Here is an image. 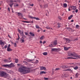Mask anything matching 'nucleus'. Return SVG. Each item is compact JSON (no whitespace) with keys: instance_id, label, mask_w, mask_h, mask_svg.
<instances>
[{"instance_id":"f257e3e1","label":"nucleus","mask_w":80,"mask_h":80,"mask_svg":"<svg viewBox=\"0 0 80 80\" xmlns=\"http://www.w3.org/2000/svg\"><path fill=\"white\" fill-rule=\"evenodd\" d=\"M18 71L22 74H27V73H28L30 72V71L29 70V68L25 66L20 67L18 69Z\"/></svg>"},{"instance_id":"f03ea898","label":"nucleus","mask_w":80,"mask_h":80,"mask_svg":"<svg viewBox=\"0 0 80 80\" xmlns=\"http://www.w3.org/2000/svg\"><path fill=\"white\" fill-rule=\"evenodd\" d=\"M15 65L13 64V63H11L10 64H4L3 66L4 67H9V68H12V67H14Z\"/></svg>"},{"instance_id":"7ed1b4c3","label":"nucleus","mask_w":80,"mask_h":80,"mask_svg":"<svg viewBox=\"0 0 80 80\" xmlns=\"http://www.w3.org/2000/svg\"><path fill=\"white\" fill-rule=\"evenodd\" d=\"M9 2H10L9 5L10 6V7L12 8L13 5V2H16V1H14L13 0H9Z\"/></svg>"},{"instance_id":"20e7f679","label":"nucleus","mask_w":80,"mask_h":80,"mask_svg":"<svg viewBox=\"0 0 80 80\" xmlns=\"http://www.w3.org/2000/svg\"><path fill=\"white\" fill-rule=\"evenodd\" d=\"M5 75H6V72L2 71H0V77H3Z\"/></svg>"},{"instance_id":"39448f33","label":"nucleus","mask_w":80,"mask_h":80,"mask_svg":"<svg viewBox=\"0 0 80 80\" xmlns=\"http://www.w3.org/2000/svg\"><path fill=\"white\" fill-rule=\"evenodd\" d=\"M27 38L26 36L25 35H23L21 38V41H22L21 43H24L25 42V38Z\"/></svg>"},{"instance_id":"423d86ee","label":"nucleus","mask_w":80,"mask_h":80,"mask_svg":"<svg viewBox=\"0 0 80 80\" xmlns=\"http://www.w3.org/2000/svg\"><path fill=\"white\" fill-rule=\"evenodd\" d=\"M68 55V56H69V57H75V58L76 54H74L73 53H69Z\"/></svg>"},{"instance_id":"0eeeda50","label":"nucleus","mask_w":80,"mask_h":80,"mask_svg":"<svg viewBox=\"0 0 80 80\" xmlns=\"http://www.w3.org/2000/svg\"><path fill=\"white\" fill-rule=\"evenodd\" d=\"M78 58H80V56H78V55L76 54L75 59H78Z\"/></svg>"},{"instance_id":"6e6552de","label":"nucleus","mask_w":80,"mask_h":80,"mask_svg":"<svg viewBox=\"0 0 80 80\" xmlns=\"http://www.w3.org/2000/svg\"><path fill=\"white\" fill-rule=\"evenodd\" d=\"M46 70V68L44 67H42L40 68V70Z\"/></svg>"},{"instance_id":"1a4fd4ad","label":"nucleus","mask_w":80,"mask_h":80,"mask_svg":"<svg viewBox=\"0 0 80 80\" xmlns=\"http://www.w3.org/2000/svg\"><path fill=\"white\" fill-rule=\"evenodd\" d=\"M18 16L19 17H23V16L22 15V14L18 12Z\"/></svg>"},{"instance_id":"9d476101","label":"nucleus","mask_w":80,"mask_h":80,"mask_svg":"<svg viewBox=\"0 0 80 80\" xmlns=\"http://www.w3.org/2000/svg\"><path fill=\"white\" fill-rule=\"evenodd\" d=\"M7 51L8 52H11V51H12V49L8 47Z\"/></svg>"},{"instance_id":"9b49d317","label":"nucleus","mask_w":80,"mask_h":80,"mask_svg":"<svg viewBox=\"0 0 80 80\" xmlns=\"http://www.w3.org/2000/svg\"><path fill=\"white\" fill-rule=\"evenodd\" d=\"M65 40L66 41V43H69L70 41H71V40L70 39H69L68 38H65Z\"/></svg>"},{"instance_id":"f8f14e48","label":"nucleus","mask_w":80,"mask_h":80,"mask_svg":"<svg viewBox=\"0 0 80 80\" xmlns=\"http://www.w3.org/2000/svg\"><path fill=\"white\" fill-rule=\"evenodd\" d=\"M57 50H58V49L57 48H52L51 50L52 52H56Z\"/></svg>"},{"instance_id":"ddd939ff","label":"nucleus","mask_w":80,"mask_h":80,"mask_svg":"<svg viewBox=\"0 0 80 80\" xmlns=\"http://www.w3.org/2000/svg\"><path fill=\"white\" fill-rule=\"evenodd\" d=\"M70 48V47H69L68 48L66 47H64V49L65 50H68V49Z\"/></svg>"},{"instance_id":"4468645a","label":"nucleus","mask_w":80,"mask_h":80,"mask_svg":"<svg viewBox=\"0 0 80 80\" xmlns=\"http://www.w3.org/2000/svg\"><path fill=\"white\" fill-rule=\"evenodd\" d=\"M29 33L30 35L32 37H34V36H35V34L31 32H30Z\"/></svg>"},{"instance_id":"2eb2a0df","label":"nucleus","mask_w":80,"mask_h":80,"mask_svg":"<svg viewBox=\"0 0 80 80\" xmlns=\"http://www.w3.org/2000/svg\"><path fill=\"white\" fill-rule=\"evenodd\" d=\"M53 43H54V45H57V41L56 40L54 41Z\"/></svg>"},{"instance_id":"dca6fc26","label":"nucleus","mask_w":80,"mask_h":80,"mask_svg":"<svg viewBox=\"0 0 80 80\" xmlns=\"http://www.w3.org/2000/svg\"><path fill=\"white\" fill-rule=\"evenodd\" d=\"M45 73H47V72L44 71H41L40 72V74H45Z\"/></svg>"},{"instance_id":"f3484780","label":"nucleus","mask_w":80,"mask_h":80,"mask_svg":"<svg viewBox=\"0 0 80 80\" xmlns=\"http://www.w3.org/2000/svg\"><path fill=\"white\" fill-rule=\"evenodd\" d=\"M57 25H58V28H60V25H61V23H58Z\"/></svg>"},{"instance_id":"a211bd4d","label":"nucleus","mask_w":80,"mask_h":80,"mask_svg":"<svg viewBox=\"0 0 80 80\" xmlns=\"http://www.w3.org/2000/svg\"><path fill=\"white\" fill-rule=\"evenodd\" d=\"M71 8L73 9V10H76V8L75 6H72V7H71Z\"/></svg>"},{"instance_id":"6ab92c4d","label":"nucleus","mask_w":80,"mask_h":80,"mask_svg":"<svg viewBox=\"0 0 80 80\" xmlns=\"http://www.w3.org/2000/svg\"><path fill=\"white\" fill-rule=\"evenodd\" d=\"M73 66H65V68H70V67H73Z\"/></svg>"},{"instance_id":"aec40b11","label":"nucleus","mask_w":80,"mask_h":80,"mask_svg":"<svg viewBox=\"0 0 80 80\" xmlns=\"http://www.w3.org/2000/svg\"><path fill=\"white\" fill-rule=\"evenodd\" d=\"M73 17V15H71L68 18V19L69 20H70Z\"/></svg>"},{"instance_id":"412c9836","label":"nucleus","mask_w":80,"mask_h":80,"mask_svg":"<svg viewBox=\"0 0 80 80\" xmlns=\"http://www.w3.org/2000/svg\"><path fill=\"white\" fill-rule=\"evenodd\" d=\"M67 58L68 59H75V58L69 57L68 58Z\"/></svg>"},{"instance_id":"4be33fe9","label":"nucleus","mask_w":80,"mask_h":80,"mask_svg":"<svg viewBox=\"0 0 80 80\" xmlns=\"http://www.w3.org/2000/svg\"><path fill=\"white\" fill-rule=\"evenodd\" d=\"M44 8H47L48 7V5L47 4H44Z\"/></svg>"},{"instance_id":"5701e85b","label":"nucleus","mask_w":80,"mask_h":80,"mask_svg":"<svg viewBox=\"0 0 80 80\" xmlns=\"http://www.w3.org/2000/svg\"><path fill=\"white\" fill-rule=\"evenodd\" d=\"M74 70H77L78 68V66H76L73 68Z\"/></svg>"},{"instance_id":"b1692460","label":"nucleus","mask_w":80,"mask_h":80,"mask_svg":"<svg viewBox=\"0 0 80 80\" xmlns=\"http://www.w3.org/2000/svg\"><path fill=\"white\" fill-rule=\"evenodd\" d=\"M44 38V36H42L41 38H40V40H43Z\"/></svg>"},{"instance_id":"393cba45","label":"nucleus","mask_w":80,"mask_h":80,"mask_svg":"<svg viewBox=\"0 0 80 80\" xmlns=\"http://www.w3.org/2000/svg\"><path fill=\"white\" fill-rule=\"evenodd\" d=\"M79 75V74L78 72H77L76 74H75V77L76 78H78V76Z\"/></svg>"},{"instance_id":"a878e982","label":"nucleus","mask_w":80,"mask_h":80,"mask_svg":"<svg viewBox=\"0 0 80 80\" xmlns=\"http://www.w3.org/2000/svg\"><path fill=\"white\" fill-rule=\"evenodd\" d=\"M43 54L44 55H45V56L47 55V52H43Z\"/></svg>"},{"instance_id":"bb28decb","label":"nucleus","mask_w":80,"mask_h":80,"mask_svg":"<svg viewBox=\"0 0 80 80\" xmlns=\"http://www.w3.org/2000/svg\"><path fill=\"white\" fill-rule=\"evenodd\" d=\"M34 19H36V20H40V19L38 18L34 17Z\"/></svg>"},{"instance_id":"cd10ccee","label":"nucleus","mask_w":80,"mask_h":80,"mask_svg":"<svg viewBox=\"0 0 80 80\" xmlns=\"http://www.w3.org/2000/svg\"><path fill=\"white\" fill-rule=\"evenodd\" d=\"M63 6L64 7L66 8L67 7V4L66 3H64L63 4Z\"/></svg>"},{"instance_id":"c85d7f7f","label":"nucleus","mask_w":80,"mask_h":80,"mask_svg":"<svg viewBox=\"0 0 80 80\" xmlns=\"http://www.w3.org/2000/svg\"><path fill=\"white\" fill-rule=\"evenodd\" d=\"M36 28H38V29H39V28H40L39 26L37 25H36Z\"/></svg>"},{"instance_id":"c756f323","label":"nucleus","mask_w":80,"mask_h":80,"mask_svg":"<svg viewBox=\"0 0 80 80\" xmlns=\"http://www.w3.org/2000/svg\"><path fill=\"white\" fill-rule=\"evenodd\" d=\"M27 61L28 62H30L32 61V60H31L30 59H27Z\"/></svg>"},{"instance_id":"7c9ffc66","label":"nucleus","mask_w":80,"mask_h":80,"mask_svg":"<svg viewBox=\"0 0 80 80\" xmlns=\"http://www.w3.org/2000/svg\"><path fill=\"white\" fill-rule=\"evenodd\" d=\"M18 59H17L15 60V63H18Z\"/></svg>"},{"instance_id":"2f4dec72","label":"nucleus","mask_w":80,"mask_h":80,"mask_svg":"<svg viewBox=\"0 0 80 80\" xmlns=\"http://www.w3.org/2000/svg\"><path fill=\"white\" fill-rule=\"evenodd\" d=\"M0 45H4V42H0Z\"/></svg>"},{"instance_id":"473e14b6","label":"nucleus","mask_w":80,"mask_h":80,"mask_svg":"<svg viewBox=\"0 0 80 80\" xmlns=\"http://www.w3.org/2000/svg\"><path fill=\"white\" fill-rule=\"evenodd\" d=\"M44 79L45 80H48V78H45V77H44Z\"/></svg>"},{"instance_id":"72a5a7b5","label":"nucleus","mask_w":80,"mask_h":80,"mask_svg":"<svg viewBox=\"0 0 80 80\" xmlns=\"http://www.w3.org/2000/svg\"><path fill=\"white\" fill-rule=\"evenodd\" d=\"M3 61L5 62H8V60L7 59L4 60Z\"/></svg>"},{"instance_id":"f704fd0d","label":"nucleus","mask_w":80,"mask_h":80,"mask_svg":"<svg viewBox=\"0 0 80 80\" xmlns=\"http://www.w3.org/2000/svg\"><path fill=\"white\" fill-rule=\"evenodd\" d=\"M14 45L15 47H17V43H14Z\"/></svg>"},{"instance_id":"c9c22d12","label":"nucleus","mask_w":80,"mask_h":80,"mask_svg":"<svg viewBox=\"0 0 80 80\" xmlns=\"http://www.w3.org/2000/svg\"><path fill=\"white\" fill-rule=\"evenodd\" d=\"M38 63V60H36L35 62V63Z\"/></svg>"},{"instance_id":"e433bc0d","label":"nucleus","mask_w":80,"mask_h":80,"mask_svg":"<svg viewBox=\"0 0 80 80\" xmlns=\"http://www.w3.org/2000/svg\"><path fill=\"white\" fill-rule=\"evenodd\" d=\"M28 23H33V21H29L28 22Z\"/></svg>"},{"instance_id":"4c0bfd02","label":"nucleus","mask_w":80,"mask_h":80,"mask_svg":"<svg viewBox=\"0 0 80 80\" xmlns=\"http://www.w3.org/2000/svg\"><path fill=\"white\" fill-rule=\"evenodd\" d=\"M76 28H78V27H79V26L78 25H77L76 26Z\"/></svg>"},{"instance_id":"58836bf2","label":"nucleus","mask_w":80,"mask_h":80,"mask_svg":"<svg viewBox=\"0 0 80 80\" xmlns=\"http://www.w3.org/2000/svg\"><path fill=\"white\" fill-rule=\"evenodd\" d=\"M49 47H53V45H52V44H51V45H49Z\"/></svg>"},{"instance_id":"ea45409f","label":"nucleus","mask_w":80,"mask_h":80,"mask_svg":"<svg viewBox=\"0 0 80 80\" xmlns=\"http://www.w3.org/2000/svg\"><path fill=\"white\" fill-rule=\"evenodd\" d=\"M70 69H67L66 70V71H70Z\"/></svg>"},{"instance_id":"a19ab883","label":"nucleus","mask_w":80,"mask_h":80,"mask_svg":"<svg viewBox=\"0 0 80 80\" xmlns=\"http://www.w3.org/2000/svg\"><path fill=\"white\" fill-rule=\"evenodd\" d=\"M58 18L59 19V20H62V18H61V17L59 16L58 17Z\"/></svg>"},{"instance_id":"79ce46f5","label":"nucleus","mask_w":80,"mask_h":80,"mask_svg":"<svg viewBox=\"0 0 80 80\" xmlns=\"http://www.w3.org/2000/svg\"><path fill=\"white\" fill-rule=\"evenodd\" d=\"M21 35L22 36V37L23 35H24L23 32H22V33H21Z\"/></svg>"},{"instance_id":"37998d69","label":"nucleus","mask_w":80,"mask_h":80,"mask_svg":"<svg viewBox=\"0 0 80 80\" xmlns=\"http://www.w3.org/2000/svg\"><path fill=\"white\" fill-rule=\"evenodd\" d=\"M22 22H24V23H28V22L25 21H23Z\"/></svg>"},{"instance_id":"c03bdc74","label":"nucleus","mask_w":80,"mask_h":80,"mask_svg":"<svg viewBox=\"0 0 80 80\" xmlns=\"http://www.w3.org/2000/svg\"><path fill=\"white\" fill-rule=\"evenodd\" d=\"M39 6H40V8H42V5L40 4V5H39Z\"/></svg>"},{"instance_id":"a18cd8bd","label":"nucleus","mask_w":80,"mask_h":80,"mask_svg":"<svg viewBox=\"0 0 80 80\" xmlns=\"http://www.w3.org/2000/svg\"><path fill=\"white\" fill-rule=\"evenodd\" d=\"M29 6H31L32 7H33V4H30Z\"/></svg>"},{"instance_id":"49530a36","label":"nucleus","mask_w":80,"mask_h":80,"mask_svg":"<svg viewBox=\"0 0 80 80\" xmlns=\"http://www.w3.org/2000/svg\"><path fill=\"white\" fill-rule=\"evenodd\" d=\"M65 66L63 65L62 66V68H65Z\"/></svg>"},{"instance_id":"de8ad7c7","label":"nucleus","mask_w":80,"mask_h":80,"mask_svg":"<svg viewBox=\"0 0 80 80\" xmlns=\"http://www.w3.org/2000/svg\"><path fill=\"white\" fill-rule=\"evenodd\" d=\"M46 43V41H43V42H42V43L43 44H45V43Z\"/></svg>"},{"instance_id":"09e8293b","label":"nucleus","mask_w":80,"mask_h":80,"mask_svg":"<svg viewBox=\"0 0 80 80\" xmlns=\"http://www.w3.org/2000/svg\"><path fill=\"white\" fill-rule=\"evenodd\" d=\"M46 28H47V29H50V28L49 27H46Z\"/></svg>"},{"instance_id":"8fccbe9b","label":"nucleus","mask_w":80,"mask_h":80,"mask_svg":"<svg viewBox=\"0 0 80 80\" xmlns=\"http://www.w3.org/2000/svg\"><path fill=\"white\" fill-rule=\"evenodd\" d=\"M69 65H74V63H69Z\"/></svg>"},{"instance_id":"3c124183","label":"nucleus","mask_w":80,"mask_h":80,"mask_svg":"<svg viewBox=\"0 0 80 80\" xmlns=\"http://www.w3.org/2000/svg\"><path fill=\"white\" fill-rule=\"evenodd\" d=\"M18 4H17L16 5H14V7H18Z\"/></svg>"},{"instance_id":"603ef678","label":"nucleus","mask_w":80,"mask_h":80,"mask_svg":"<svg viewBox=\"0 0 80 80\" xmlns=\"http://www.w3.org/2000/svg\"><path fill=\"white\" fill-rule=\"evenodd\" d=\"M7 47H8V46H7V45H6L5 46H4V48H7Z\"/></svg>"},{"instance_id":"864d4df0","label":"nucleus","mask_w":80,"mask_h":80,"mask_svg":"<svg viewBox=\"0 0 80 80\" xmlns=\"http://www.w3.org/2000/svg\"><path fill=\"white\" fill-rule=\"evenodd\" d=\"M25 35H28V33L27 32H25Z\"/></svg>"},{"instance_id":"5fc2aeb1","label":"nucleus","mask_w":80,"mask_h":80,"mask_svg":"<svg viewBox=\"0 0 80 80\" xmlns=\"http://www.w3.org/2000/svg\"><path fill=\"white\" fill-rule=\"evenodd\" d=\"M60 70V68H56V70Z\"/></svg>"},{"instance_id":"6e6d98bb","label":"nucleus","mask_w":80,"mask_h":80,"mask_svg":"<svg viewBox=\"0 0 80 80\" xmlns=\"http://www.w3.org/2000/svg\"><path fill=\"white\" fill-rule=\"evenodd\" d=\"M75 12H76V13H77V12H78V9H76L75 10Z\"/></svg>"},{"instance_id":"4d7b16f0","label":"nucleus","mask_w":80,"mask_h":80,"mask_svg":"<svg viewBox=\"0 0 80 80\" xmlns=\"http://www.w3.org/2000/svg\"><path fill=\"white\" fill-rule=\"evenodd\" d=\"M8 37H9V38H11V37H10V35H9V34H8Z\"/></svg>"},{"instance_id":"13d9d810","label":"nucleus","mask_w":80,"mask_h":80,"mask_svg":"<svg viewBox=\"0 0 80 80\" xmlns=\"http://www.w3.org/2000/svg\"><path fill=\"white\" fill-rule=\"evenodd\" d=\"M8 10L9 12H10V8H8Z\"/></svg>"},{"instance_id":"bf43d9fd","label":"nucleus","mask_w":80,"mask_h":80,"mask_svg":"<svg viewBox=\"0 0 80 80\" xmlns=\"http://www.w3.org/2000/svg\"><path fill=\"white\" fill-rule=\"evenodd\" d=\"M18 32H21V31H20V29H18Z\"/></svg>"},{"instance_id":"052dcab7","label":"nucleus","mask_w":80,"mask_h":80,"mask_svg":"<svg viewBox=\"0 0 80 80\" xmlns=\"http://www.w3.org/2000/svg\"><path fill=\"white\" fill-rule=\"evenodd\" d=\"M10 45L9 44L8 45V47L9 48H10Z\"/></svg>"},{"instance_id":"680f3d73","label":"nucleus","mask_w":80,"mask_h":80,"mask_svg":"<svg viewBox=\"0 0 80 80\" xmlns=\"http://www.w3.org/2000/svg\"><path fill=\"white\" fill-rule=\"evenodd\" d=\"M17 65L18 66H20V64H18Z\"/></svg>"},{"instance_id":"e2e57ef3","label":"nucleus","mask_w":80,"mask_h":80,"mask_svg":"<svg viewBox=\"0 0 80 80\" xmlns=\"http://www.w3.org/2000/svg\"><path fill=\"white\" fill-rule=\"evenodd\" d=\"M30 17L31 18H34V17Z\"/></svg>"},{"instance_id":"0e129e2a","label":"nucleus","mask_w":80,"mask_h":80,"mask_svg":"<svg viewBox=\"0 0 80 80\" xmlns=\"http://www.w3.org/2000/svg\"><path fill=\"white\" fill-rule=\"evenodd\" d=\"M40 30H39V29H38V32H40Z\"/></svg>"},{"instance_id":"69168bd1","label":"nucleus","mask_w":80,"mask_h":80,"mask_svg":"<svg viewBox=\"0 0 80 80\" xmlns=\"http://www.w3.org/2000/svg\"><path fill=\"white\" fill-rule=\"evenodd\" d=\"M68 10L69 11H70L71 10H70V8H68Z\"/></svg>"},{"instance_id":"338daca9","label":"nucleus","mask_w":80,"mask_h":80,"mask_svg":"<svg viewBox=\"0 0 80 80\" xmlns=\"http://www.w3.org/2000/svg\"><path fill=\"white\" fill-rule=\"evenodd\" d=\"M70 72H73V71H72V70L70 69Z\"/></svg>"},{"instance_id":"774afa93","label":"nucleus","mask_w":80,"mask_h":80,"mask_svg":"<svg viewBox=\"0 0 80 80\" xmlns=\"http://www.w3.org/2000/svg\"><path fill=\"white\" fill-rule=\"evenodd\" d=\"M71 22H73V20H72L71 21Z\"/></svg>"}]
</instances>
